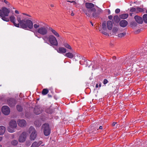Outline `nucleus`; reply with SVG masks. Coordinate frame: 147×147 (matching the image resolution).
<instances>
[{
    "mask_svg": "<svg viewBox=\"0 0 147 147\" xmlns=\"http://www.w3.org/2000/svg\"><path fill=\"white\" fill-rule=\"evenodd\" d=\"M10 19L11 21L17 27H19L20 25L21 28L26 29H28V28L31 29L33 27V23L30 20L23 19L20 15H19L17 16V20L18 22V23H16L15 18L14 16H10Z\"/></svg>",
    "mask_w": 147,
    "mask_h": 147,
    "instance_id": "1",
    "label": "nucleus"
},
{
    "mask_svg": "<svg viewBox=\"0 0 147 147\" xmlns=\"http://www.w3.org/2000/svg\"><path fill=\"white\" fill-rule=\"evenodd\" d=\"M9 12V10H0V16L3 20L7 22L9 21V19L5 17L8 16Z\"/></svg>",
    "mask_w": 147,
    "mask_h": 147,
    "instance_id": "2",
    "label": "nucleus"
},
{
    "mask_svg": "<svg viewBox=\"0 0 147 147\" xmlns=\"http://www.w3.org/2000/svg\"><path fill=\"white\" fill-rule=\"evenodd\" d=\"M29 132L31 133L30 136V139L31 140H35L36 137L37 133L34 128L32 126H31L28 130Z\"/></svg>",
    "mask_w": 147,
    "mask_h": 147,
    "instance_id": "3",
    "label": "nucleus"
},
{
    "mask_svg": "<svg viewBox=\"0 0 147 147\" xmlns=\"http://www.w3.org/2000/svg\"><path fill=\"white\" fill-rule=\"evenodd\" d=\"M16 121L14 120H11L9 123V127L8 128V131L12 133L14 131V129L17 127Z\"/></svg>",
    "mask_w": 147,
    "mask_h": 147,
    "instance_id": "4",
    "label": "nucleus"
},
{
    "mask_svg": "<svg viewBox=\"0 0 147 147\" xmlns=\"http://www.w3.org/2000/svg\"><path fill=\"white\" fill-rule=\"evenodd\" d=\"M42 127L43 130L44 135L46 136L49 135L50 134L51 132L49 125L47 124H44L42 125Z\"/></svg>",
    "mask_w": 147,
    "mask_h": 147,
    "instance_id": "5",
    "label": "nucleus"
},
{
    "mask_svg": "<svg viewBox=\"0 0 147 147\" xmlns=\"http://www.w3.org/2000/svg\"><path fill=\"white\" fill-rule=\"evenodd\" d=\"M49 40L52 45L57 46L58 42L56 38L53 35H51L49 37Z\"/></svg>",
    "mask_w": 147,
    "mask_h": 147,
    "instance_id": "6",
    "label": "nucleus"
},
{
    "mask_svg": "<svg viewBox=\"0 0 147 147\" xmlns=\"http://www.w3.org/2000/svg\"><path fill=\"white\" fill-rule=\"evenodd\" d=\"M3 2L4 3V5L6 7H3L2 9H15L11 4L6 0H4Z\"/></svg>",
    "mask_w": 147,
    "mask_h": 147,
    "instance_id": "7",
    "label": "nucleus"
},
{
    "mask_svg": "<svg viewBox=\"0 0 147 147\" xmlns=\"http://www.w3.org/2000/svg\"><path fill=\"white\" fill-rule=\"evenodd\" d=\"M27 133L26 132L24 131L20 136L19 138V141L20 142H24L26 139L27 136Z\"/></svg>",
    "mask_w": 147,
    "mask_h": 147,
    "instance_id": "8",
    "label": "nucleus"
},
{
    "mask_svg": "<svg viewBox=\"0 0 147 147\" xmlns=\"http://www.w3.org/2000/svg\"><path fill=\"white\" fill-rule=\"evenodd\" d=\"M96 10H84V12L85 13L86 15L88 17H89L92 14V16H96V14L95 15V13L96 12Z\"/></svg>",
    "mask_w": 147,
    "mask_h": 147,
    "instance_id": "9",
    "label": "nucleus"
},
{
    "mask_svg": "<svg viewBox=\"0 0 147 147\" xmlns=\"http://www.w3.org/2000/svg\"><path fill=\"white\" fill-rule=\"evenodd\" d=\"M37 32L42 35H45L47 33V30L45 27H41L38 29Z\"/></svg>",
    "mask_w": 147,
    "mask_h": 147,
    "instance_id": "10",
    "label": "nucleus"
},
{
    "mask_svg": "<svg viewBox=\"0 0 147 147\" xmlns=\"http://www.w3.org/2000/svg\"><path fill=\"white\" fill-rule=\"evenodd\" d=\"M17 103L16 100L13 98H9L8 99L7 104L11 107L14 106Z\"/></svg>",
    "mask_w": 147,
    "mask_h": 147,
    "instance_id": "11",
    "label": "nucleus"
},
{
    "mask_svg": "<svg viewBox=\"0 0 147 147\" xmlns=\"http://www.w3.org/2000/svg\"><path fill=\"white\" fill-rule=\"evenodd\" d=\"M2 112L5 115H8L10 112V110L9 108L7 106H3L1 109Z\"/></svg>",
    "mask_w": 147,
    "mask_h": 147,
    "instance_id": "12",
    "label": "nucleus"
},
{
    "mask_svg": "<svg viewBox=\"0 0 147 147\" xmlns=\"http://www.w3.org/2000/svg\"><path fill=\"white\" fill-rule=\"evenodd\" d=\"M18 124L19 126L23 127H25L26 125V121L24 119H19L17 121Z\"/></svg>",
    "mask_w": 147,
    "mask_h": 147,
    "instance_id": "13",
    "label": "nucleus"
},
{
    "mask_svg": "<svg viewBox=\"0 0 147 147\" xmlns=\"http://www.w3.org/2000/svg\"><path fill=\"white\" fill-rule=\"evenodd\" d=\"M134 19L139 24H142L143 22L142 18L139 16H136L134 17Z\"/></svg>",
    "mask_w": 147,
    "mask_h": 147,
    "instance_id": "14",
    "label": "nucleus"
},
{
    "mask_svg": "<svg viewBox=\"0 0 147 147\" xmlns=\"http://www.w3.org/2000/svg\"><path fill=\"white\" fill-rule=\"evenodd\" d=\"M127 22L125 20H122L119 22L120 26L122 27H125L127 25Z\"/></svg>",
    "mask_w": 147,
    "mask_h": 147,
    "instance_id": "15",
    "label": "nucleus"
},
{
    "mask_svg": "<svg viewBox=\"0 0 147 147\" xmlns=\"http://www.w3.org/2000/svg\"><path fill=\"white\" fill-rule=\"evenodd\" d=\"M34 112L36 115H39L41 113V109L38 107H36L34 108Z\"/></svg>",
    "mask_w": 147,
    "mask_h": 147,
    "instance_id": "16",
    "label": "nucleus"
},
{
    "mask_svg": "<svg viewBox=\"0 0 147 147\" xmlns=\"http://www.w3.org/2000/svg\"><path fill=\"white\" fill-rule=\"evenodd\" d=\"M42 143V142L40 141L38 142H34L32 144L30 147H38Z\"/></svg>",
    "mask_w": 147,
    "mask_h": 147,
    "instance_id": "17",
    "label": "nucleus"
},
{
    "mask_svg": "<svg viewBox=\"0 0 147 147\" xmlns=\"http://www.w3.org/2000/svg\"><path fill=\"white\" fill-rule=\"evenodd\" d=\"M86 7L88 9H91L94 7V5L91 3H85Z\"/></svg>",
    "mask_w": 147,
    "mask_h": 147,
    "instance_id": "18",
    "label": "nucleus"
},
{
    "mask_svg": "<svg viewBox=\"0 0 147 147\" xmlns=\"http://www.w3.org/2000/svg\"><path fill=\"white\" fill-rule=\"evenodd\" d=\"M57 52L60 53H65L66 52L67 50L66 49L63 47H59L58 50H57Z\"/></svg>",
    "mask_w": 147,
    "mask_h": 147,
    "instance_id": "19",
    "label": "nucleus"
},
{
    "mask_svg": "<svg viewBox=\"0 0 147 147\" xmlns=\"http://www.w3.org/2000/svg\"><path fill=\"white\" fill-rule=\"evenodd\" d=\"M49 30L50 31H51L52 32L53 34L56 37H59V33L55 30L53 29L52 28H49Z\"/></svg>",
    "mask_w": 147,
    "mask_h": 147,
    "instance_id": "20",
    "label": "nucleus"
},
{
    "mask_svg": "<svg viewBox=\"0 0 147 147\" xmlns=\"http://www.w3.org/2000/svg\"><path fill=\"white\" fill-rule=\"evenodd\" d=\"M107 25L108 29L110 30H111L113 27V23L111 21H108L107 22Z\"/></svg>",
    "mask_w": 147,
    "mask_h": 147,
    "instance_id": "21",
    "label": "nucleus"
},
{
    "mask_svg": "<svg viewBox=\"0 0 147 147\" xmlns=\"http://www.w3.org/2000/svg\"><path fill=\"white\" fill-rule=\"evenodd\" d=\"M5 131V128L3 126H0V135H2L4 134Z\"/></svg>",
    "mask_w": 147,
    "mask_h": 147,
    "instance_id": "22",
    "label": "nucleus"
},
{
    "mask_svg": "<svg viewBox=\"0 0 147 147\" xmlns=\"http://www.w3.org/2000/svg\"><path fill=\"white\" fill-rule=\"evenodd\" d=\"M65 56L70 59H72L74 57V55L71 53L70 52H68L66 53Z\"/></svg>",
    "mask_w": 147,
    "mask_h": 147,
    "instance_id": "23",
    "label": "nucleus"
},
{
    "mask_svg": "<svg viewBox=\"0 0 147 147\" xmlns=\"http://www.w3.org/2000/svg\"><path fill=\"white\" fill-rule=\"evenodd\" d=\"M63 45L66 48L71 50V47L66 42H64L63 43Z\"/></svg>",
    "mask_w": 147,
    "mask_h": 147,
    "instance_id": "24",
    "label": "nucleus"
},
{
    "mask_svg": "<svg viewBox=\"0 0 147 147\" xmlns=\"http://www.w3.org/2000/svg\"><path fill=\"white\" fill-rule=\"evenodd\" d=\"M47 88H44L42 90V94L43 95H46L49 92Z\"/></svg>",
    "mask_w": 147,
    "mask_h": 147,
    "instance_id": "25",
    "label": "nucleus"
},
{
    "mask_svg": "<svg viewBox=\"0 0 147 147\" xmlns=\"http://www.w3.org/2000/svg\"><path fill=\"white\" fill-rule=\"evenodd\" d=\"M120 20V19L118 16H114L113 20L116 23H118Z\"/></svg>",
    "mask_w": 147,
    "mask_h": 147,
    "instance_id": "26",
    "label": "nucleus"
},
{
    "mask_svg": "<svg viewBox=\"0 0 147 147\" xmlns=\"http://www.w3.org/2000/svg\"><path fill=\"white\" fill-rule=\"evenodd\" d=\"M128 16L127 14H123L120 16V17L123 19H125L127 18Z\"/></svg>",
    "mask_w": 147,
    "mask_h": 147,
    "instance_id": "27",
    "label": "nucleus"
},
{
    "mask_svg": "<svg viewBox=\"0 0 147 147\" xmlns=\"http://www.w3.org/2000/svg\"><path fill=\"white\" fill-rule=\"evenodd\" d=\"M102 30H103L105 31L107 30L106 24V23L104 22L102 24Z\"/></svg>",
    "mask_w": 147,
    "mask_h": 147,
    "instance_id": "28",
    "label": "nucleus"
},
{
    "mask_svg": "<svg viewBox=\"0 0 147 147\" xmlns=\"http://www.w3.org/2000/svg\"><path fill=\"white\" fill-rule=\"evenodd\" d=\"M18 144V142L17 140H12L11 142V144L13 146H16Z\"/></svg>",
    "mask_w": 147,
    "mask_h": 147,
    "instance_id": "29",
    "label": "nucleus"
},
{
    "mask_svg": "<svg viewBox=\"0 0 147 147\" xmlns=\"http://www.w3.org/2000/svg\"><path fill=\"white\" fill-rule=\"evenodd\" d=\"M143 18L144 22L147 23V14H144L143 16Z\"/></svg>",
    "mask_w": 147,
    "mask_h": 147,
    "instance_id": "30",
    "label": "nucleus"
},
{
    "mask_svg": "<svg viewBox=\"0 0 147 147\" xmlns=\"http://www.w3.org/2000/svg\"><path fill=\"white\" fill-rule=\"evenodd\" d=\"M17 110L19 112H21L22 111L23 108L20 105H17L16 106Z\"/></svg>",
    "mask_w": 147,
    "mask_h": 147,
    "instance_id": "31",
    "label": "nucleus"
},
{
    "mask_svg": "<svg viewBox=\"0 0 147 147\" xmlns=\"http://www.w3.org/2000/svg\"><path fill=\"white\" fill-rule=\"evenodd\" d=\"M100 31H101V32L105 35L108 36L109 35V33L107 32V30H105V31L103 30H100Z\"/></svg>",
    "mask_w": 147,
    "mask_h": 147,
    "instance_id": "32",
    "label": "nucleus"
},
{
    "mask_svg": "<svg viewBox=\"0 0 147 147\" xmlns=\"http://www.w3.org/2000/svg\"><path fill=\"white\" fill-rule=\"evenodd\" d=\"M34 124L37 127H39L41 125V123L38 121H35Z\"/></svg>",
    "mask_w": 147,
    "mask_h": 147,
    "instance_id": "33",
    "label": "nucleus"
},
{
    "mask_svg": "<svg viewBox=\"0 0 147 147\" xmlns=\"http://www.w3.org/2000/svg\"><path fill=\"white\" fill-rule=\"evenodd\" d=\"M95 11H96V12L94 14L95 15L96 14V16H93L94 17H97L101 12V11L100 10H96Z\"/></svg>",
    "mask_w": 147,
    "mask_h": 147,
    "instance_id": "34",
    "label": "nucleus"
},
{
    "mask_svg": "<svg viewBox=\"0 0 147 147\" xmlns=\"http://www.w3.org/2000/svg\"><path fill=\"white\" fill-rule=\"evenodd\" d=\"M130 25L131 27H136L137 26V23L134 22H131Z\"/></svg>",
    "mask_w": 147,
    "mask_h": 147,
    "instance_id": "35",
    "label": "nucleus"
},
{
    "mask_svg": "<svg viewBox=\"0 0 147 147\" xmlns=\"http://www.w3.org/2000/svg\"><path fill=\"white\" fill-rule=\"evenodd\" d=\"M42 38L45 42H47L48 40H49V37L47 36H44Z\"/></svg>",
    "mask_w": 147,
    "mask_h": 147,
    "instance_id": "36",
    "label": "nucleus"
},
{
    "mask_svg": "<svg viewBox=\"0 0 147 147\" xmlns=\"http://www.w3.org/2000/svg\"><path fill=\"white\" fill-rule=\"evenodd\" d=\"M125 33L123 32L119 34H118V36L119 37H122L124 36L125 35Z\"/></svg>",
    "mask_w": 147,
    "mask_h": 147,
    "instance_id": "37",
    "label": "nucleus"
},
{
    "mask_svg": "<svg viewBox=\"0 0 147 147\" xmlns=\"http://www.w3.org/2000/svg\"><path fill=\"white\" fill-rule=\"evenodd\" d=\"M118 30V29L117 28L114 27L112 30L113 32L115 33L117 32Z\"/></svg>",
    "mask_w": 147,
    "mask_h": 147,
    "instance_id": "38",
    "label": "nucleus"
},
{
    "mask_svg": "<svg viewBox=\"0 0 147 147\" xmlns=\"http://www.w3.org/2000/svg\"><path fill=\"white\" fill-rule=\"evenodd\" d=\"M39 26V25L36 24H35L34 25V27L35 28H38Z\"/></svg>",
    "mask_w": 147,
    "mask_h": 147,
    "instance_id": "39",
    "label": "nucleus"
},
{
    "mask_svg": "<svg viewBox=\"0 0 147 147\" xmlns=\"http://www.w3.org/2000/svg\"><path fill=\"white\" fill-rule=\"evenodd\" d=\"M108 80L107 79H104L103 81V84H105L108 83Z\"/></svg>",
    "mask_w": 147,
    "mask_h": 147,
    "instance_id": "40",
    "label": "nucleus"
},
{
    "mask_svg": "<svg viewBox=\"0 0 147 147\" xmlns=\"http://www.w3.org/2000/svg\"><path fill=\"white\" fill-rule=\"evenodd\" d=\"M67 1L70 2L71 3H72L74 5L76 4V2L74 1Z\"/></svg>",
    "mask_w": 147,
    "mask_h": 147,
    "instance_id": "41",
    "label": "nucleus"
},
{
    "mask_svg": "<svg viewBox=\"0 0 147 147\" xmlns=\"http://www.w3.org/2000/svg\"><path fill=\"white\" fill-rule=\"evenodd\" d=\"M26 144L28 146H29L30 145V142L29 141H27L26 142Z\"/></svg>",
    "mask_w": 147,
    "mask_h": 147,
    "instance_id": "42",
    "label": "nucleus"
},
{
    "mask_svg": "<svg viewBox=\"0 0 147 147\" xmlns=\"http://www.w3.org/2000/svg\"><path fill=\"white\" fill-rule=\"evenodd\" d=\"M109 19L110 20H111L113 18V16L111 15L109 16H108Z\"/></svg>",
    "mask_w": 147,
    "mask_h": 147,
    "instance_id": "43",
    "label": "nucleus"
},
{
    "mask_svg": "<svg viewBox=\"0 0 147 147\" xmlns=\"http://www.w3.org/2000/svg\"><path fill=\"white\" fill-rule=\"evenodd\" d=\"M115 11L117 13H119L120 11V10H115Z\"/></svg>",
    "mask_w": 147,
    "mask_h": 147,
    "instance_id": "44",
    "label": "nucleus"
},
{
    "mask_svg": "<svg viewBox=\"0 0 147 147\" xmlns=\"http://www.w3.org/2000/svg\"><path fill=\"white\" fill-rule=\"evenodd\" d=\"M116 123H117L116 122H113L112 123V125L113 126H114Z\"/></svg>",
    "mask_w": 147,
    "mask_h": 147,
    "instance_id": "45",
    "label": "nucleus"
},
{
    "mask_svg": "<svg viewBox=\"0 0 147 147\" xmlns=\"http://www.w3.org/2000/svg\"><path fill=\"white\" fill-rule=\"evenodd\" d=\"M71 16H74V12L72 11H71Z\"/></svg>",
    "mask_w": 147,
    "mask_h": 147,
    "instance_id": "46",
    "label": "nucleus"
},
{
    "mask_svg": "<svg viewBox=\"0 0 147 147\" xmlns=\"http://www.w3.org/2000/svg\"><path fill=\"white\" fill-rule=\"evenodd\" d=\"M48 96L49 98L51 97H52L51 95L49 94L48 95Z\"/></svg>",
    "mask_w": 147,
    "mask_h": 147,
    "instance_id": "47",
    "label": "nucleus"
},
{
    "mask_svg": "<svg viewBox=\"0 0 147 147\" xmlns=\"http://www.w3.org/2000/svg\"><path fill=\"white\" fill-rule=\"evenodd\" d=\"M15 13H19V12L18 11H17V10H16L15 11Z\"/></svg>",
    "mask_w": 147,
    "mask_h": 147,
    "instance_id": "48",
    "label": "nucleus"
},
{
    "mask_svg": "<svg viewBox=\"0 0 147 147\" xmlns=\"http://www.w3.org/2000/svg\"><path fill=\"white\" fill-rule=\"evenodd\" d=\"M99 129H102V126H100L99 127Z\"/></svg>",
    "mask_w": 147,
    "mask_h": 147,
    "instance_id": "49",
    "label": "nucleus"
},
{
    "mask_svg": "<svg viewBox=\"0 0 147 147\" xmlns=\"http://www.w3.org/2000/svg\"><path fill=\"white\" fill-rule=\"evenodd\" d=\"M130 11L131 12H134V11H135V10H133V9L130 10Z\"/></svg>",
    "mask_w": 147,
    "mask_h": 147,
    "instance_id": "50",
    "label": "nucleus"
},
{
    "mask_svg": "<svg viewBox=\"0 0 147 147\" xmlns=\"http://www.w3.org/2000/svg\"><path fill=\"white\" fill-rule=\"evenodd\" d=\"M50 6L52 7H54V5L53 4H51Z\"/></svg>",
    "mask_w": 147,
    "mask_h": 147,
    "instance_id": "51",
    "label": "nucleus"
},
{
    "mask_svg": "<svg viewBox=\"0 0 147 147\" xmlns=\"http://www.w3.org/2000/svg\"><path fill=\"white\" fill-rule=\"evenodd\" d=\"M98 84H97L96 85V88H98Z\"/></svg>",
    "mask_w": 147,
    "mask_h": 147,
    "instance_id": "52",
    "label": "nucleus"
},
{
    "mask_svg": "<svg viewBox=\"0 0 147 147\" xmlns=\"http://www.w3.org/2000/svg\"><path fill=\"white\" fill-rule=\"evenodd\" d=\"M90 22V23H91V24L92 25V26H93V24L92 23V22Z\"/></svg>",
    "mask_w": 147,
    "mask_h": 147,
    "instance_id": "53",
    "label": "nucleus"
},
{
    "mask_svg": "<svg viewBox=\"0 0 147 147\" xmlns=\"http://www.w3.org/2000/svg\"><path fill=\"white\" fill-rule=\"evenodd\" d=\"M137 9H142L141 8H140L139 7H138L137 8Z\"/></svg>",
    "mask_w": 147,
    "mask_h": 147,
    "instance_id": "54",
    "label": "nucleus"
},
{
    "mask_svg": "<svg viewBox=\"0 0 147 147\" xmlns=\"http://www.w3.org/2000/svg\"><path fill=\"white\" fill-rule=\"evenodd\" d=\"M2 138L1 137H0V141H1L2 140Z\"/></svg>",
    "mask_w": 147,
    "mask_h": 147,
    "instance_id": "55",
    "label": "nucleus"
},
{
    "mask_svg": "<svg viewBox=\"0 0 147 147\" xmlns=\"http://www.w3.org/2000/svg\"><path fill=\"white\" fill-rule=\"evenodd\" d=\"M132 14H133V13H130V15L131 16H132Z\"/></svg>",
    "mask_w": 147,
    "mask_h": 147,
    "instance_id": "56",
    "label": "nucleus"
},
{
    "mask_svg": "<svg viewBox=\"0 0 147 147\" xmlns=\"http://www.w3.org/2000/svg\"><path fill=\"white\" fill-rule=\"evenodd\" d=\"M131 9H136V8H132Z\"/></svg>",
    "mask_w": 147,
    "mask_h": 147,
    "instance_id": "57",
    "label": "nucleus"
},
{
    "mask_svg": "<svg viewBox=\"0 0 147 147\" xmlns=\"http://www.w3.org/2000/svg\"><path fill=\"white\" fill-rule=\"evenodd\" d=\"M101 84H99V86L100 87H101Z\"/></svg>",
    "mask_w": 147,
    "mask_h": 147,
    "instance_id": "58",
    "label": "nucleus"
},
{
    "mask_svg": "<svg viewBox=\"0 0 147 147\" xmlns=\"http://www.w3.org/2000/svg\"><path fill=\"white\" fill-rule=\"evenodd\" d=\"M1 145L0 144V147H1Z\"/></svg>",
    "mask_w": 147,
    "mask_h": 147,
    "instance_id": "59",
    "label": "nucleus"
},
{
    "mask_svg": "<svg viewBox=\"0 0 147 147\" xmlns=\"http://www.w3.org/2000/svg\"><path fill=\"white\" fill-rule=\"evenodd\" d=\"M146 12L147 13V10H146Z\"/></svg>",
    "mask_w": 147,
    "mask_h": 147,
    "instance_id": "60",
    "label": "nucleus"
},
{
    "mask_svg": "<svg viewBox=\"0 0 147 147\" xmlns=\"http://www.w3.org/2000/svg\"><path fill=\"white\" fill-rule=\"evenodd\" d=\"M113 58H116V57H113Z\"/></svg>",
    "mask_w": 147,
    "mask_h": 147,
    "instance_id": "61",
    "label": "nucleus"
},
{
    "mask_svg": "<svg viewBox=\"0 0 147 147\" xmlns=\"http://www.w3.org/2000/svg\"><path fill=\"white\" fill-rule=\"evenodd\" d=\"M118 9V8H117V9Z\"/></svg>",
    "mask_w": 147,
    "mask_h": 147,
    "instance_id": "62",
    "label": "nucleus"
},
{
    "mask_svg": "<svg viewBox=\"0 0 147 147\" xmlns=\"http://www.w3.org/2000/svg\"><path fill=\"white\" fill-rule=\"evenodd\" d=\"M109 11L110 12V11L109 10Z\"/></svg>",
    "mask_w": 147,
    "mask_h": 147,
    "instance_id": "63",
    "label": "nucleus"
}]
</instances>
